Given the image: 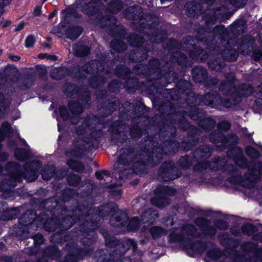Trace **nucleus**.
<instances>
[{"label": "nucleus", "mask_w": 262, "mask_h": 262, "mask_svg": "<svg viewBox=\"0 0 262 262\" xmlns=\"http://www.w3.org/2000/svg\"><path fill=\"white\" fill-rule=\"evenodd\" d=\"M237 58V53L236 52H235L234 53V55L233 56H231V57H225V58L227 60H234L236 59Z\"/></svg>", "instance_id": "nucleus-37"}, {"label": "nucleus", "mask_w": 262, "mask_h": 262, "mask_svg": "<svg viewBox=\"0 0 262 262\" xmlns=\"http://www.w3.org/2000/svg\"><path fill=\"white\" fill-rule=\"evenodd\" d=\"M209 66L210 68H211L213 70H214L219 71L220 70V68H216L214 67L213 66L211 63H209Z\"/></svg>", "instance_id": "nucleus-43"}, {"label": "nucleus", "mask_w": 262, "mask_h": 262, "mask_svg": "<svg viewBox=\"0 0 262 262\" xmlns=\"http://www.w3.org/2000/svg\"><path fill=\"white\" fill-rule=\"evenodd\" d=\"M150 232L154 238H157L166 234V231L159 227L155 226L150 229Z\"/></svg>", "instance_id": "nucleus-15"}, {"label": "nucleus", "mask_w": 262, "mask_h": 262, "mask_svg": "<svg viewBox=\"0 0 262 262\" xmlns=\"http://www.w3.org/2000/svg\"><path fill=\"white\" fill-rule=\"evenodd\" d=\"M29 81V80L28 79H25L23 80V82H25L26 83H27Z\"/></svg>", "instance_id": "nucleus-55"}, {"label": "nucleus", "mask_w": 262, "mask_h": 262, "mask_svg": "<svg viewBox=\"0 0 262 262\" xmlns=\"http://www.w3.org/2000/svg\"><path fill=\"white\" fill-rule=\"evenodd\" d=\"M82 1V0H77L76 2V4H75V5H76L75 6V7L77 8H79L80 7H82L81 6H80L81 5V2Z\"/></svg>", "instance_id": "nucleus-38"}, {"label": "nucleus", "mask_w": 262, "mask_h": 262, "mask_svg": "<svg viewBox=\"0 0 262 262\" xmlns=\"http://www.w3.org/2000/svg\"><path fill=\"white\" fill-rule=\"evenodd\" d=\"M254 229L255 227L253 226L248 224H245L242 227L243 232L248 235L251 234Z\"/></svg>", "instance_id": "nucleus-24"}, {"label": "nucleus", "mask_w": 262, "mask_h": 262, "mask_svg": "<svg viewBox=\"0 0 262 262\" xmlns=\"http://www.w3.org/2000/svg\"><path fill=\"white\" fill-rule=\"evenodd\" d=\"M232 233H233V234H235V235L237 234V233H236V232H235L234 231V230H233V229H232Z\"/></svg>", "instance_id": "nucleus-59"}, {"label": "nucleus", "mask_w": 262, "mask_h": 262, "mask_svg": "<svg viewBox=\"0 0 262 262\" xmlns=\"http://www.w3.org/2000/svg\"><path fill=\"white\" fill-rule=\"evenodd\" d=\"M66 155L67 156H69L70 155H71V156L72 157H75L76 156V153H75V152H72V153H69V152L68 151V152H67Z\"/></svg>", "instance_id": "nucleus-47"}, {"label": "nucleus", "mask_w": 262, "mask_h": 262, "mask_svg": "<svg viewBox=\"0 0 262 262\" xmlns=\"http://www.w3.org/2000/svg\"><path fill=\"white\" fill-rule=\"evenodd\" d=\"M247 154L252 158H257L259 156L258 151L253 147H248L246 150Z\"/></svg>", "instance_id": "nucleus-21"}, {"label": "nucleus", "mask_w": 262, "mask_h": 262, "mask_svg": "<svg viewBox=\"0 0 262 262\" xmlns=\"http://www.w3.org/2000/svg\"><path fill=\"white\" fill-rule=\"evenodd\" d=\"M69 108L72 114H79L82 112V107L78 103L70 102L69 104Z\"/></svg>", "instance_id": "nucleus-18"}, {"label": "nucleus", "mask_w": 262, "mask_h": 262, "mask_svg": "<svg viewBox=\"0 0 262 262\" xmlns=\"http://www.w3.org/2000/svg\"><path fill=\"white\" fill-rule=\"evenodd\" d=\"M196 229L191 225H186L182 228L174 229L169 235V239L172 242L181 243L182 246L187 250H192L194 252L201 253L205 247L204 243H193L192 238L196 236Z\"/></svg>", "instance_id": "nucleus-2"}, {"label": "nucleus", "mask_w": 262, "mask_h": 262, "mask_svg": "<svg viewBox=\"0 0 262 262\" xmlns=\"http://www.w3.org/2000/svg\"><path fill=\"white\" fill-rule=\"evenodd\" d=\"M3 171V170H2V168L1 167V166H0V172Z\"/></svg>", "instance_id": "nucleus-63"}, {"label": "nucleus", "mask_w": 262, "mask_h": 262, "mask_svg": "<svg viewBox=\"0 0 262 262\" xmlns=\"http://www.w3.org/2000/svg\"><path fill=\"white\" fill-rule=\"evenodd\" d=\"M67 164L71 169L77 171H81L84 169V166L82 163L73 160H68Z\"/></svg>", "instance_id": "nucleus-14"}, {"label": "nucleus", "mask_w": 262, "mask_h": 262, "mask_svg": "<svg viewBox=\"0 0 262 262\" xmlns=\"http://www.w3.org/2000/svg\"><path fill=\"white\" fill-rule=\"evenodd\" d=\"M188 160V158L187 157H183L182 158H181L180 159V161L182 162L183 161H187Z\"/></svg>", "instance_id": "nucleus-49"}, {"label": "nucleus", "mask_w": 262, "mask_h": 262, "mask_svg": "<svg viewBox=\"0 0 262 262\" xmlns=\"http://www.w3.org/2000/svg\"><path fill=\"white\" fill-rule=\"evenodd\" d=\"M29 212H26L19 220V223L23 226H27L29 225L31 221L29 220L28 221H25V219L28 216Z\"/></svg>", "instance_id": "nucleus-27"}, {"label": "nucleus", "mask_w": 262, "mask_h": 262, "mask_svg": "<svg viewBox=\"0 0 262 262\" xmlns=\"http://www.w3.org/2000/svg\"><path fill=\"white\" fill-rule=\"evenodd\" d=\"M114 43H115V42L114 41H112L111 42V46L113 48V46L114 45Z\"/></svg>", "instance_id": "nucleus-58"}, {"label": "nucleus", "mask_w": 262, "mask_h": 262, "mask_svg": "<svg viewBox=\"0 0 262 262\" xmlns=\"http://www.w3.org/2000/svg\"><path fill=\"white\" fill-rule=\"evenodd\" d=\"M29 86H28V85H26V84H25V85H23V86H21V88H28Z\"/></svg>", "instance_id": "nucleus-56"}, {"label": "nucleus", "mask_w": 262, "mask_h": 262, "mask_svg": "<svg viewBox=\"0 0 262 262\" xmlns=\"http://www.w3.org/2000/svg\"><path fill=\"white\" fill-rule=\"evenodd\" d=\"M12 132V128L9 123L7 122H4L0 128V142L3 141L7 136H10ZM2 148L0 144V150Z\"/></svg>", "instance_id": "nucleus-9"}, {"label": "nucleus", "mask_w": 262, "mask_h": 262, "mask_svg": "<svg viewBox=\"0 0 262 262\" xmlns=\"http://www.w3.org/2000/svg\"><path fill=\"white\" fill-rule=\"evenodd\" d=\"M167 222H170V223L171 224V223H172V219H171V218H169V219L167 220Z\"/></svg>", "instance_id": "nucleus-57"}, {"label": "nucleus", "mask_w": 262, "mask_h": 262, "mask_svg": "<svg viewBox=\"0 0 262 262\" xmlns=\"http://www.w3.org/2000/svg\"><path fill=\"white\" fill-rule=\"evenodd\" d=\"M121 215H122V217H124V218H126V215L124 214H122Z\"/></svg>", "instance_id": "nucleus-60"}, {"label": "nucleus", "mask_w": 262, "mask_h": 262, "mask_svg": "<svg viewBox=\"0 0 262 262\" xmlns=\"http://www.w3.org/2000/svg\"><path fill=\"white\" fill-rule=\"evenodd\" d=\"M219 102H222V100L221 97L216 93L206 94L202 101L204 104L211 107L219 104Z\"/></svg>", "instance_id": "nucleus-5"}, {"label": "nucleus", "mask_w": 262, "mask_h": 262, "mask_svg": "<svg viewBox=\"0 0 262 262\" xmlns=\"http://www.w3.org/2000/svg\"><path fill=\"white\" fill-rule=\"evenodd\" d=\"M195 224L201 228L205 232V234L214 235L215 233V230L213 228L209 226V222L204 218H200L195 221Z\"/></svg>", "instance_id": "nucleus-6"}, {"label": "nucleus", "mask_w": 262, "mask_h": 262, "mask_svg": "<svg viewBox=\"0 0 262 262\" xmlns=\"http://www.w3.org/2000/svg\"><path fill=\"white\" fill-rule=\"evenodd\" d=\"M72 50L74 54L77 56H84L88 55L90 49L88 47L78 44L72 46Z\"/></svg>", "instance_id": "nucleus-8"}, {"label": "nucleus", "mask_w": 262, "mask_h": 262, "mask_svg": "<svg viewBox=\"0 0 262 262\" xmlns=\"http://www.w3.org/2000/svg\"><path fill=\"white\" fill-rule=\"evenodd\" d=\"M216 227L221 229H224L227 228V224L226 222L223 221H219L215 224Z\"/></svg>", "instance_id": "nucleus-31"}, {"label": "nucleus", "mask_w": 262, "mask_h": 262, "mask_svg": "<svg viewBox=\"0 0 262 262\" xmlns=\"http://www.w3.org/2000/svg\"><path fill=\"white\" fill-rule=\"evenodd\" d=\"M14 217H3L2 216H1V219L3 220H9L12 219Z\"/></svg>", "instance_id": "nucleus-48"}, {"label": "nucleus", "mask_w": 262, "mask_h": 262, "mask_svg": "<svg viewBox=\"0 0 262 262\" xmlns=\"http://www.w3.org/2000/svg\"><path fill=\"white\" fill-rule=\"evenodd\" d=\"M220 251L218 249L213 248L207 253V257L205 258L206 261H209L211 259H216L220 257Z\"/></svg>", "instance_id": "nucleus-19"}, {"label": "nucleus", "mask_w": 262, "mask_h": 262, "mask_svg": "<svg viewBox=\"0 0 262 262\" xmlns=\"http://www.w3.org/2000/svg\"><path fill=\"white\" fill-rule=\"evenodd\" d=\"M126 251V249H125V250L123 249V251H122V253H124Z\"/></svg>", "instance_id": "nucleus-64"}, {"label": "nucleus", "mask_w": 262, "mask_h": 262, "mask_svg": "<svg viewBox=\"0 0 262 262\" xmlns=\"http://www.w3.org/2000/svg\"><path fill=\"white\" fill-rule=\"evenodd\" d=\"M82 10L83 11V12L84 13H86V14H90V15H92V12H91L90 10H88L86 9H82Z\"/></svg>", "instance_id": "nucleus-41"}, {"label": "nucleus", "mask_w": 262, "mask_h": 262, "mask_svg": "<svg viewBox=\"0 0 262 262\" xmlns=\"http://www.w3.org/2000/svg\"><path fill=\"white\" fill-rule=\"evenodd\" d=\"M121 213L119 211H117L114 214L115 216H113L111 220V224L114 226H119L120 225H123L122 223H120V216Z\"/></svg>", "instance_id": "nucleus-20"}, {"label": "nucleus", "mask_w": 262, "mask_h": 262, "mask_svg": "<svg viewBox=\"0 0 262 262\" xmlns=\"http://www.w3.org/2000/svg\"><path fill=\"white\" fill-rule=\"evenodd\" d=\"M13 212H17V210L15 209H11V210H7L5 211V214H10L12 213Z\"/></svg>", "instance_id": "nucleus-42"}, {"label": "nucleus", "mask_w": 262, "mask_h": 262, "mask_svg": "<svg viewBox=\"0 0 262 262\" xmlns=\"http://www.w3.org/2000/svg\"><path fill=\"white\" fill-rule=\"evenodd\" d=\"M41 163L38 161H33L25 168L24 172L20 171V167L14 162H10L7 165L4 170L7 173L4 179V183L11 186H15L17 182H19L24 178L29 182L36 180L38 177V171L41 167Z\"/></svg>", "instance_id": "nucleus-1"}, {"label": "nucleus", "mask_w": 262, "mask_h": 262, "mask_svg": "<svg viewBox=\"0 0 262 262\" xmlns=\"http://www.w3.org/2000/svg\"><path fill=\"white\" fill-rule=\"evenodd\" d=\"M81 29L79 27L70 28L67 32L68 37L71 40L76 39L81 34Z\"/></svg>", "instance_id": "nucleus-12"}, {"label": "nucleus", "mask_w": 262, "mask_h": 262, "mask_svg": "<svg viewBox=\"0 0 262 262\" xmlns=\"http://www.w3.org/2000/svg\"><path fill=\"white\" fill-rule=\"evenodd\" d=\"M55 14V12H54L52 13L51 14H50L49 18H52L53 17H54Z\"/></svg>", "instance_id": "nucleus-51"}, {"label": "nucleus", "mask_w": 262, "mask_h": 262, "mask_svg": "<svg viewBox=\"0 0 262 262\" xmlns=\"http://www.w3.org/2000/svg\"><path fill=\"white\" fill-rule=\"evenodd\" d=\"M59 112L61 118L63 119H67L68 111L65 106H60L59 108Z\"/></svg>", "instance_id": "nucleus-28"}, {"label": "nucleus", "mask_w": 262, "mask_h": 262, "mask_svg": "<svg viewBox=\"0 0 262 262\" xmlns=\"http://www.w3.org/2000/svg\"><path fill=\"white\" fill-rule=\"evenodd\" d=\"M250 171V173L245 176V180L242 182V185L252 188L254 187L255 183L260 180V176H262V165L259 163H255L254 164V168H251Z\"/></svg>", "instance_id": "nucleus-4"}, {"label": "nucleus", "mask_w": 262, "mask_h": 262, "mask_svg": "<svg viewBox=\"0 0 262 262\" xmlns=\"http://www.w3.org/2000/svg\"><path fill=\"white\" fill-rule=\"evenodd\" d=\"M47 56V54H39L38 56L39 58L42 59L45 58Z\"/></svg>", "instance_id": "nucleus-45"}, {"label": "nucleus", "mask_w": 262, "mask_h": 262, "mask_svg": "<svg viewBox=\"0 0 262 262\" xmlns=\"http://www.w3.org/2000/svg\"><path fill=\"white\" fill-rule=\"evenodd\" d=\"M120 223H122L123 225H120V226H125V225H126V223H125V224H124L123 222H122L121 221H120Z\"/></svg>", "instance_id": "nucleus-61"}, {"label": "nucleus", "mask_w": 262, "mask_h": 262, "mask_svg": "<svg viewBox=\"0 0 262 262\" xmlns=\"http://www.w3.org/2000/svg\"><path fill=\"white\" fill-rule=\"evenodd\" d=\"M35 42V38L33 36L30 35L26 39V47L27 48L32 47Z\"/></svg>", "instance_id": "nucleus-26"}, {"label": "nucleus", "mask_w": 262, "mask_h": 262, "mask_svg": "<svg viewBox=\"0 0 262 262\" xmlns=\"http://www.w3.org/2000/svg\"><path fill=\"white\" fill-rule=\"evenodd\" d=\"M41 13V8L40 7H36L34 11V14L35 16L39 15Z\"/></svg>", "instance_id": "nucleus-36"}, {"label": "nucleus", "mask_w": 262, "mask_h": 262, "mask_svg": "<svg viewBox=\"0 0 262 262\" xmlns=\"http://www.w3.org/2000/svg\"><path fill=\"white\" fill-rule=\"evenodd\" d=\"M261 256H262V254ZM256 262H262V258L260 257V258H258L257 261Z\"/></svg>", "instance_id": "nucleus-54"}, {"label": "nucleus", "mask_w": 262, "mask_h": 262, "mask_svg": "<svg viewBox=\"0 0 262 262\" xmlns=\"http://www.w3.org/2000/svg\"><path fill=\"white\" fill-rule=\"evenodd\" d=\"M58 130H60V126H59V124H58Z\"/></svg>", "instance_id": "nucleus-62"}, {"label": "nucleus", "mask_w": 262, "mask_h": 262, "mask_svg": "<svg viewBox=\"0 0 262 262\" xmlns=\"http://www.w3.org/2000/svg\"><path fill=\"white\" fill-rule=\"evenodd\" d=\"M118 163L119 164H125V162L123 161L122 160V158H121V157H119V158H118Z\"/></svg>", "instance_id": "nucleus-46"}, {"label": "nucleus", "mask_w": 262, "mask_h": 262, "mask_svg": "<svg viewBox=\"0 0 262 262\" xmlns=\"http://www.w3.org/2000/svg\"><path fill=\"white\" fill-rule=\"evenodd\" d=\"M53 249L55 251V252L57 253V254H59L60 253V251H58V250H57L55 247H53Z\"/></svg>", "instance_id": "nucleus-52"}, {"label": "nucleus", "mask_w": 262, "mask_h": 262, "mask_svg": "<svg viewBox=\"0 0 262 262\" xmlns=\"http://www.w3.org/2000/svg\"><path fill=\"white\" fill-rule=\"evenodd\" d=\"M198 70V68L196 69H193V71H192V74H193V79L196 81H198V80L196 79V76L194 75V74L196 72V71Z\"/></svg>", "instance_id": "nucleus-39"}, {"label": "nucleus", "mask_w": 262, "mask_h": 262, "mask_svg": "<svg viewBox=\"0 0 262 262\" xmlns=\"http://www.w3.org/2000/svg\"><path fill=\"white\" fill-rule=\"evenodd\" d=\"M55 170V167L53 166L45 167L41 173L42 179L45 180H50L54 176Z\"/></svg>", "instance_id": "nucleus-11"}, {"label": "nucleus", "mask_w": 262, "mask_h": 262, "mask_svg": "<svg viewBox=\"0 0 262 262\" xmlns=\"http://www.w3.org/2000/svg\"><path fill=\"white\" fill-rule=\"evenodd\" d=\"M163 194L164 195H173L175 193V190L171 188L163 187Z\"/></svg>", "instance_id": "nucleus-30"}, {"label": "nucleus", "mask_w": 262, "mask_h": 262, "mask_svg": "<svg viewBox=\"0 0 262 262\" xmlns=\"http://www.w3.org/2000/svg\"><path fill=\"white\" fill-rule=\"evenodd\" d=\"M77 134L78 135H81V134H83V132L82 130H80L79 129L77 130Z\"/></svg>", "instance_id": "nucleus-50"}, {"label": "nucleus", "mask_w": 262, "mask_h": 262, "mask_svg": "<svg viewBox=\"0 0 262 262\" xmlns=\"http://www.w3.org/2000/svg\"><path fill=\"white\" fill-rule=\"evenodd\" d=\"M261 57H262V52H260L259 56H257L256 58H257V59L259 60Z\"/></svg>", "instance_id": "nucleus-53"}, {"label": "nucleus", "mask_w": 262, "mask_h": 262, "mask_svg": "<svg viewBox=\"0 0 262 262\" xmlns=\"http://www.w3.org/2000/svg\"><path fill=\"white\" fill-rule=\"evenodd\" d=\"M24 26V24H19V25L17 26V28L16 29V30L19 31L21 30L23 28Z\"/></svg>", "instance_id": "nucleus-40"}, {"label": "nucleus", "mask_w": 262, "mask_h": 262, "mask_svg": "<svg viewBox=\"0 0 262 262\" xmlns=\"http://www.w3.org/2000/svg\"><path fill=\"white\" fill-rule=\"evenodd\" d=\"M216 162H205L202 164V167L204 169H210L211 170H215L212 166L216 164Z\"/></svg>", "instance_id": "nucleus-32"}, {"label": "nucleus", "mask_w": 262, "mask_h": 262, "mask_svg": "<svg viewBox=\"0 0 262 262\" xmlns=\"http://www.w3.org/2000/svg\"><path fill=\"white\" fill-rule=\"evenodd\" d=\"M99 64H101V63L96 60L93 61L84 66V70L86 72H88V73L92 72V70L91 69H88V68L89 67H93V68H92L93 70H94V67H95L96 69H97V70H99V68L98 67Z\"/></svg>", "instance_id": "nucleus-22"}, {"label": "nucleus", "mask_w": 262, "mask_h": 262, "mask_svg": "<svg viewBox=\"0 0 262 262\" xmlns=\"http://www.w3.org/2000/svg\"><path fill=\"white\" fill-rule=\"evenodd\" d=\"M151 202L154 205L159 208H163L169 203L168 199L165 196L152 198L151 199Z\"/></svg>", "instance_id": "nucleus-10"}, {"label": "nucleus", "mask_w": 262, "mask_h": 262, "mask_svg": "<svg viewBox=\"0 0 262 262\" xmlns=\"http://www.w3.org/2000/svg\"><path fill=\"white\" fill-rule=\"evenodd\" d=\"M34 242L39 244H42L43 242V237L42 235L37 234L34 236Z\"/></svg>", "instance_id": "nucleus-33"}, {"label": "nucleus", "mask_w": 262, "mask_h": 262, "mask_svg": "<svg viewBox=\"0 0 262 262\" xmlns=\"http://www.w3.org/2000/svg\"><path fill=\"white\" fill-rule=\"evenodd\" d=\"M96 177L99 180H101L103 178V176L106 175V171H97L96 172Z\"/></svg>", "instance_id": "nucleus-34"}, {"label": "nucleus", "mask_w": 262, "mask_h": 262, "mask_svg": "<svg viewBox=\"0 0 262 262\" xmlns=\"http://www.w3.org/2000/svg\"><path fill=\"white\" fill-rule=\"evenodd\" d=\"M230 125L228 121H224L220 122L219 124V128L222 130H228L230 128Z\"/></svg>", "instance_id": "nucleus-29"}, {"label": "nucleus", "mask_w": 262, "mask_h": 262, "mask_svg": "<svg viewBox=\"0 0 262 262\" xmlns=\"http://www.w3.org/2000/svg\"><path fill=\"white\" fill-rule=\"evenodd\" d=\"M123 246L124 248L127 247L126 249L132 248L135 250L136 248V243L134 240L128 239L123 243Z\"/></svg>", "instance_id": "nucleus-25"}, {"label": "nucleus", "mask_w": 262, "mask_h": 262, "mask_svg": "<svg viewBox=\"0 0 262 262\" xmlns=\"http://www.w3.org/2000/svg\"><path fill=\"white\" fill-rule=\"evenodd\" d=\"M74 179H75V182H72L71 180H68V182L70 184V185H77V184H78L79 182V178L76 176H73Z\"/></svg>", "instance_id": "nucleus-35"}, {"label": "nucleus", "mask_w": 262, "mask_h": 262, "mask_svg": "<svg viewBox=\"0 0 262 262\" xmlns=\"http://www.w3.org/2000/svg\"><path fill=\"white\" fill-rule=\"evenodd\" d=\"M8 102L5 100L3 95L0 94V118L5 116Z\"/></svg>", "instance_id": "nucleus-17"}, {"label": "nucleus", "mask_w": 262, "mask_h": 262, "mask_svg": "<svg viewBox=\"0 0 262 262\" xmlns=\"http://www.w3.org/2000/svg\"><path fill=\"white\" fill-rule=\"evenodd\" d=\"M140 222L137 217H133L127 225V229L129 231H136Z\"/></svg>", "instance_id": "nucleus-16"}, {"label": "nucleus", "mask_w": 262, "mask_h": 262, "mask_svg": "<svg viewBox=\"0 0 262 262\" xmlns=\"http://www.w3.org/2000/svg\"><path fill=\"white\" fill-rule=\"evenodd\" d=\"M66 68L60 67L58 68H54L50 72L51 77L54 79L60 78L67 71Z\"/></svg>", "instance_id": "nucleus-13"}, {"label": "nucleus", "mask_w": 262, "mask_h": 262, "mask_svg": "<svg viewBox=\"0 0 262 262\" xmlns=\"http://www.w3.org/2000/svg\"><path fill=\"white\" fill-rule=\"evenodd\" d=\"M11 59L13 60H14V61H17V60H19V59H20V57L17 56H13L11 57Z\"/></svg>", "instance_id": "nucleus-44"}, {"label": "nucleus", "mask_w": 262, "mask_h": 262, "mask_svg": "<svg viewBox=\"0 0 262 262\" xmlns=\"http://www.w3.org/2000/svg\"><path fill=\"white\" fill-rule=\"evenodd\" d=\"M228 88V94L230 95L232 99L229 100H225L222 102L223 105L226 107L230 108L236 105V103L240 101V97L242 96L247 97L253 93L252 88L248 85H244L242 86L241 92L234 86H229L228 84L227 86Z\"/></svg>", "instance_id": "nucleus-3"}, {"label": "nucleus", "mask_w": 262, "mask_h": 262, "mask_svg": "<svg viewBox=\"0 0 262 262\" xmlns=\"http://www.w3.org/2000/svg\"><path fill=\"white\" fill-rule=\"evenodd\" d=\"M14 155L17 159L24 161L31 157V153L28 145H26V148L25 149H16L14 152Z\"/></svg>", "instance_id": "nucleus-7"}, {"label": "nucleus", "mask_w": 262, "mask_h": 262, "mask_svg": "<svg viewBox=\"0 0 262 262\" xmlns=\"http://www.w3.org/2000/svg\"><path fill=\"white\" fill-rule=\"evenodd\" d=\"M256 93L258 95V98L255 100L256 105L259 107L262 105V84L259 85L256 90Z\"/></svg>", "instance_id": "nucleus-23"}]
</instances>
